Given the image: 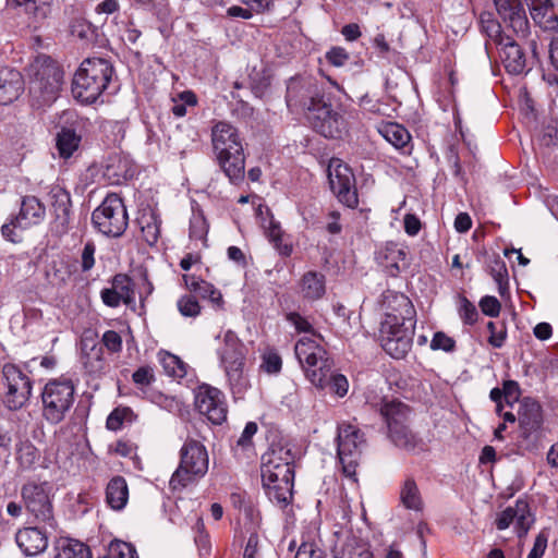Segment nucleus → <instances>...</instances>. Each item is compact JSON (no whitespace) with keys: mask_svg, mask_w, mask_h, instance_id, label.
<instances>
[{"mask_svg":"<svg viewBox=\"0 0 558 558\" xmlns=\"http://www.w3.org/2000/svg\"><path fill=\"white\" fill-rule=\"evenodd\" d=\"M16 7H21L27 14L33 15L36 20H41L49 13V5L52 0H9Z\"/></svg>","mask_w":558,"mask_h":558,"instance_id":"obj_41","label":"nucleus"},{"mask_svg":"<svg viewBox=\"0 0 558 558\" xmlns=\"http://www.w3.org/2000/svg\"><path fill=\"white\" fill-rule=\"evenodd\" d=\"M520 439L525 450H537L544 437V412L536 400L525 397L519 401Z\"/></svg>","mask_w":558,"mask_h":558,"instance_id":"obj_11","label":"nucleus"},{"mask_svg":"<svg viewBox=\"0 0 558 558\" xmlns=\"http://www.w3.org/2000/svg\"><path fill=\"white\" fill-rule=\"evenodd\" d=\"M160 363L165 369V372L175 378H183L186 375V367L184 362H182L177 355L171 353H165L160 357Z\"/></svg>","mask_w":558,"mask_h":558,"instance_id":"obj_44","label":"nucleus"},{"mask_svg":"<svg viewBox=\"0 0 558 558\" xmlns=\"http://www.w3.org/2000/svg\"><path fill=\"white\" fill-rule=\"evenodd\" d=\"M52 531L44 525L29 526L19 530L15 535L17 546L26 556H36L43 553L48 546L49 534Z\"/></svg>","mask_w":558,"mask_h":558,"instance_id":"obj_23","label":"nucleus"},{"mask_svg":"<svg viewBox=\"0 0 558 558\" xmlns=\"http://www.w3.org/2000/svg\"><path fill=\"white\" fill-rule=\"evenodd\" d=\"M480 307L485 315L497 317L500 313L501 305L495 296L486 295L481 299Z\"/></svg>","mask_w":558,"mask_h":558,"instance_id":"obj_56","label":"nucleus"},{"mask_svg":"<svg viewBox=\"0 0 558 558\" xmlns=\"http://www.w3.org/2000/svg\"><path fill=\"white\" fill-rule=\"evenodd\" d=\"M144 241L153 246L160 235V220L153 210H144L137 218Z\"/></svg>","mask_w":558,"mask_h":558,"instance_id":"obj_33","label":"nucleus"},{"mask_svg":"<svg viewBox=\"0 0 558 558\" xmlns=\"http://www.w3.org/2000/svg\"><path fill=\"white\" fill-rule=\"evenodd\" d=\"M487 329L490 333L488 338V343L494 348H501L505 343L507 331L504 325L500 326V329L497 330V326L494 322L487 323Z\"/></svg>","mask_w":558,"mask_h":558,"instance_id":"obj_53","label":"nucleus"},{"mask_svg":"<svg viewBox=\"0 0 558 558\" xmlns=\"http://www.w3.org/2000/svg\"><path fill=\"white\" fill-rule=\"evenodd\" d=\"M286 318L299 332L314 333L312 324L299 313H288Z\"/></svg>","mask_w":558,"mask_h":558,"instance_id":"obj_54","label":"nucleus"},{"mask_svg":"<svg viewBox=\"0 0 558 558\" xmlns=\"http://www.w3.org/2000/svg\"><path fill=\"white\" fill-rule=\"evenodd\" d=\"M319 97L317 86L310 80L293 77L288 82L286 101L291 110H307Z\"/></svg>","mask_w":558,"mask_h":558,"instance_id":"obj_21","label":"nucleus"},{"mask_svg":"<svg viewBox=\"0 0 558 558\" xmlns=\"http://www.w3.org/2000/svg\"><path fill=\"white\" fill-rule=\"evenodd\" d=\"M114 69L102 58H87L76 70L72 81V95L82 104H94L109 87Z\"/></svg>","mask_w":558,"mask_h":558,"instance_id":"obj_4","label":"nucleus"},{"mask_svg":"<svg viewBox=\"0 0 558 558\" xmlns=\"http://www.w3.org/2000/svg\"><path fill=\"white\" fill-rule=\"evenodd\" d=\"M533 21L545 31L558 29V15L555 12L551 1L531 8Z\"/></svg>","mask_w":558,"mask_h":558,"instance_id":"obj_34","label":"nucleus"},{"mask_svg":"<svg viewBox=\"0 0 558 558\" xmlns=\"http://www.w3.org/2000/svg\"><path fill=\"white\" fill-rule=\"evenodd\" d=\"M209 458L206 447L193 438H187L180 450V463L171 476L173 489L184 488L190 483L205 476L208 471Z\"/></svg>","mask_w":558,"mask_h":558,"instance_id":"obj_7","label":"nucleus"},{"mask_svg":"<svg viewBox=\"0 0 558 558\" xmlns=\"http://www.w3.org/2000/svg\"><path fill=\"white\" fill-rule=\"evenodd\" d=\"M295 558H323V553L313 544L303 543L296 551Z\"/></svg>","mask_w":558,"mask_h":558,"instance_id":"obj_64","label":"nucleus"},{"mask_svg":"<svg viewBox=\"0 0 558 558\" xmlns=\"http://www.w3.org/2000/svg\"><path fill=\"white\" fill-rule=\"evenodd\" d=\"M2 378L7 387L5 405L10 410L21 409L32 395V380L16 365L10 363L3 366Z\"/></svg>","mask_w":558,"mask_h":558,"instance_id":"obj_17","label":"nucleus"},{"mask_svg":"<svg viewBox=\"0 0 558 558\" xmlns=\"http://www.w3.org/2000/svg\"><path fill=\"white\" fill-rule=\"evenodd\" d=\"M383 417L389 439L399 448L409 452L423 451L424 441L410 428L411 409L397 399H383L376 404Z\"/></svg>","mask_w":558,"mask_h":558,"instance_id":"obj_5","label":"nucleus"},{"mask_svg":"<svg viewBox=\"0 0 558 558\" xmlns=\"http://www.w3.org/2000/svg\"><path fill=\"white\" fill-rule=\"evenodd\" d=\"M82 137L70 128H62L56 136V147L59 156L69 159L78 149Z\"/></svg>","mask_w":558,"mask_h":558,"instance_id":"obj_32","label":"nucleus"},{"mask_svg":"<svg viewBox=\"0 0 558 558\" xmlns=\"http://www.w3.org/2000/svg\"><path fill=\"white\" fill-rule=\"evenodd\" d=\"M260 367L268 374H278L282 367L281 356L275 351L266 352Z\"/></svg>","mask_w":558,"mask_h":558,"instance_id":"obj_50","label":"nucleus"},{"mask_svg":"<svg viewBox=\"0 0 558 558\" xmlns=\"http://www.w3.org/2000/svg\"><path fill=\"white\" fill-rule=\"evenodd\" d=\"M110 555L112 558H138L135 547L122 541L110 543Z\"/></svg>","mask_w":558,"mask_h":558,"instance_id":"obj_48","label":"nucleus"},{"mask_svg":"<svg viewBox=\"0 0 558 558\" xmlns=\"http://www.w3.org/2000/svg\"><path fill=\"white\" fill-rule=\"evenodd\" d=\"M196 294L202 299H208L211 302V304L217 308H220L223 304L221 292L218 289H216L214 284L205 280Z\"/></svg>","mask_w":558,"mask_h":558,"instance_id":"obj_47","label":"nucleus"},{"mask_svg":"<svg viewBox=\"0 0 558 558\" xmlns=\"http://www.w3.org/2000/svg\"><path fill=\"white\" fill-rule=\"evenodd\" d=\"M215 159L231 183L244 179L245 155L238 129L227 121H217L210 130Z\"/></svg>","mask_w":558,"mask_h":558,"instance_id":"obj_2","label":"nucleus"},{"mask_svg":"<svg viewBox=\"0 0 558 558\" xmlns=\"http://www.w3.org/2000/svg\"><path fill=\"white\" fill-rule=\"evenodd\" d=\"M383 134L385 138L396 148H405L411 141L409 131L398 123H388L384 126Z\"/></svg>","mask_w":558,"mask_h":558,"instance_id":"obj_38","label":"nucleus"},{"mask_svg":"<svg viewBox=\"0 0 558 558\" xmlns=\"http://www.w3.org/2000/svg\"><path fill=\"white\" fill-rule=\"evenodd\" d=\"M129 499V488L124 477L114 476L106 487V501L113 510H121Z\"/></svg>","mask_w":558,"mask_h":558,"instance_id":"obj_31","label":"nucleus"},{"mask_svg":"<svg viewBox=\"0 0 558 558\" xmlns=\"http://www.w3.org/2000/svg\"><path fill=\"white\" fill-rule=\"evenodd\" d=\"M29 98L35 108L52 105L63 84V70L52 58L38 56L29 65Z\"/></svg>","mask_w":558,"mask_h":558,"instance_id":"obj_3","label":"nucleus"},{"mask_svg":"<svg viewBox=\"0 0 558 558\" xmlns=\"http://www.w3.org/2000/svg\"><path fill=\"white\" fill-rule=\"evenodd\" d=\"M50 197L56 218L61 220L62 225H64L68 221L70 215V194L65 190L57 186L51 190Z\"/></svg>","mask_w":558,"mask_h":558,"instance_id":"obj_36","label":"nucleus"},{"mask_svg":"<svg viewBox=\"0 0 558 558\" xmlns=\"http://www.w3.org/2000/svg\"><path fill=\"white\" fill-rule=\"evenodd\" d=\"M111 288H113V290L119 293V295L123 299L124 304L130 305L135 302L133 283L128 275H116L112 279Z\"/></svg>","mask_w":558,"mask_h":558,"instance_id":"obj_43","label":"nucleus"},{"mask_svg":"<svg viewBox=\"0 0 558 558\" xmlns=\"http://www.w3.org/2000/svg\"><path fill=\"white\" fill-rule=\"evenodd\" d=\"M502 392L505 401L509 405H512L513 402L519 401L521 390L519 384L515 380L509 379L504 381Z\"/></svg>","mask_w":558,"mask_h":558,"instance_id":"obj_57","label":"nucleus"},{"mask_svg":"<svg viewBox=\"0 0 558 558\" xmlns=\"http://www.w3.org/2000/svg\"><path fill=\"white\" fill-rule=\"evenodd\" d=\"M547 534L539 532L535 537L533 547L526 558H542L547 547Z\"/></svg>","mask_w":558,"mask_h":558,"instance_id":"obj_61","label":"nucleus"},{"mask_svg":"<svg viewBox=\"0 0 558 558\" xmlns=\"http://www.w3.org/2000/svg\"><path fill=\"white\" fill-rule=\"evenodd\" d=\"M102 342L111 352H119L122 349L121 336L114 330H107L102 336Z\"/></svg>","mask_w":558,"mask_h":558,"instance_id":"obj_62","label":"nucleus"},{"mask_svg":"<svg viewBox=\"0 0 558 558\" xmlns=\"http://www.w3.org/2000/svg\"><path fill=\"white\" fill-rule=\"evenodd\" d=\"M92 221L104 235L120 238L129 226V216L123 199L116 193L108 194L93 211Z\"/></svg>","mask_w":558,"mask_h":558,"instance_id":"obj_10","label":"nucleus"},{"mask_svg":"<svg viewBox=\"0 0 558 558\" xmlns=\"http://www.w3.org/2000/svg\"><path fill=\"white\" fill-rule=\"evenodd\" d=\"M260 476L270 501L281 506L290 502L294 484V465H278L275 469L262 465Z\"/></svg>","mask_w":558,"mask_h":558,"instance_id":"obj_13","label":"nucleus"},{"mask_svg":"<svg viewBox=\"0 0 558 558\" xmlns=\"http://www.w3.org/2000/svg\"><path fill=\"white\" fill-rule=\"evenodd\" d=\"M195 408L199 414L213 424L219 425L227 418V404L223 393L209 385H202L195 390Z\"/></svg>","mask_w":558,"mask_h":558,"instance_id":"obj_18","label":"nucleus"},{"mask_svg":"<svg viewBox=\"0 0 558 558\" xmlns=\"http://www.w3.org/2000/svg\"><path fill=\"white\" fill-rule=\"evenodd\" d=\"M454 347L456 341L441 331L436 332L430 341V348L433 350L451 352L454 350Z\"/></svg>","mask_w":558,"mask_h":558,"instance_id":"obj_52","label":"nucleus"},{"mask_svg":"<svg viewBox=\"0 0 558 558\" xmlns=\"http://www.w3.org/2000/svg\"><path fill=\"white\" fill-rule=\"evenodd\" d=\"M383 307L380 344L393 359H403L412 348L416 311L405 294L391 290L384 293Z\"/></svg>","mask_w":558,"mask_h":558,"instance_id":"obj_1","label":"nucleus"},{"mask_svg":"<svg viewBox=\"0 0 558 558\" xmlns=\"http://www.w3.org/2000/svg\"><path fill=\"white\" fill-rule=\"evenodd\" d=\"M246 348L238 336L228 330L218 350L220 366L223 368L229 386L234 395L244 392L250 387V380L245 373Z\"/></svg>","mask_w":558,"mask_h":558,"instance_id":"obj_6","label":"nucleus"},{"mask_svg":"<svg viewBox=\"0 0 558 558\" xmlns=\"http://www.w3.org/2000/svg\"><path fill=\"white\" fill-rule=\"evenodd\" d=\"M378 260L391 277H397L408 266L405 248L393 242H388L381 248Z\"/></svg>","mask_w":558,"mask_h":558,"instance_id":"obj_28","label":"nucleus"},{"mask_svg":"<svg viewBox=\"0 0 558 558\" xmlns=\"http://www.w3.org/2000/svg\"><path fill=\"white\" fill-rule=\"evenodd\" d=\"M24 90L22 74L12 68L0 65V105L15 101Z\"/></svg>","mask_w":558,"mask_h":558,"instance_id":"obj_25","label":"nucleus"},{"mask_svg":"<svg viewBox=\"0 0 558 558\" xmlns=\"http://www.w3.org/2000/svg\"><path fill=\"white\" fill-rule=\"evenodd\" d=\"M294 351L300 364L304 369L305 375L308 374L310 364H315L313 368L317 369L322 365L319 363V359L327 360L330 357L327 351L322 345H319L313 339L306 336L302 337L295 343Z\"/></svg>","mask_w":558,"mask_h":558,"instance_id":"obj_26","label":"nucleus"},{"mask_svg":"<svg viewBox=\"0 0 558 558\" xmlns=\"http://www.w3.org/2000/svg\"><path fill=\"white\" fill-rule=\"evenodd\" d=\"M489 274L497 283L498 292L505 296L509 291V275L506 263L499 257L495 256L488 265Z\"/></svg>","mask_w":558,"mask_h":558,"instance_id":"obj_37","label":"nucleus"},{"mask_svg":"<svg viewBox=\"0 0 558 558\" xmlns=\"http://www.w3.org/2000/svg\"><path fill=\"white\" fill-rule=\"evenodd\" d=\"M331 191L338 201L349 208L359 204L355 177L352 169L339 158H331L328 166Z\"/></svg>","mask_w":558,"mask_h":558,"instance_id":"obj_15","label":"nucleus"},{"mask_svg":"<svg viewBox=\"0 0 558 558\" xmlns=\"http://www.w3.org/2000/svg\"><path fill=\"white\" fill-rule=\"evenodd\" d=\"M306 119L317 133L328 138L340 137L345 126L343 117L333 111L322 96L308 107Z\"/></svg>","mask_w":558,"mask_h":558,"instance_id":"obj_16","label":"nucleus"},{"mask_svg":"<svg viewBox=\"0 0 558 558\" xmlns=\"http://www.w3.org/2000/svg\"><path fill=\"white\" fill-rule=\"evenodd\" d=\"M364 434L357 426L351 423H342L338 426L337 453L342 465L343 474L356 482V468L365 446Z\"/></svg>","mask_w":558,"mask_h":558,"instance_id":"obj_12","label":"nucleus"},{"mask_svg":"<svg viewBox=\"0 0 558 558\" xmlns=\"http://www.w3.org/2000/svg\"><path fill=\"white\" fill-rule=\"evenodd\" d=\"M326 292L325 276L318 271H307L300 280V293L303 299L316 301L324 296Z\"/></svg>","mask_w":558,"mask_h":558,"instance_id":"obj_30","label":"nucleus"},{"mask_svg":"<svg viewBox=\"0 0 558 558\" xmlns=\"http://www.w3.org/2000/svg\"><path fill=\"white\" fill-rule=\"evenodd\" d=\"M56 550L54 558H92L89 547L76 539H61Z\"/></svg>","mask_w":558,"mask_h":558,"instance_id":"obj_35","label":"nucleus"},{"mask_svg":"<svg viewBox=\"0 0 558 558\" xmlns=\"http://www.w3.org/2000/svg\"><path fill=\"white\" fill-rule=\"evenodd\" d=\"M132 379L137 386L146 387L155 380L154 371L150 366H142L133 373Z\"/></svg>","mask_w":558,"mask_h":558,"instance_id":"obj_55","label":"nucleus"},{"mask_svg":"<svg viewBox=\"0 0 558 558\" xmlns=\"http://www.w3.org/2000/svg\"><path fill=\"white\" fill-rule=\"evenodd\" d=\"M322 364L319 368H312L315 364H310L308 374L306 378L319 389H328L331 393L339 398L344 397L349 390V381L342 374L332 371L333 361L331 357L327 360H320Z\"/></svg>","mask_w":558,"mask_h":558,"instance_id":"obj_19","label":"nucleus"},{"mask_svg":"<svg viewBox=\"0 0 558 558\" xmlns=\"http://www.w3.org/2000/svg\"><path fill=\"white\" fill-rule=\"evenodd\" d=\"M499 16L518 36L529 32V21L520 0H494Z\"/></svg>","mask_w":558,"mask_h":558,"instance_id":"obj_22","label":"nucleus"},{"mask_svg":"<svg viewBox=\"0 0 558 558\" xmlns=\"http://www.w3.org/2000/svg\"><path fill=\"white\" fill-rule=\"evenodd\" d=\"M45 216V205L35 196H25L22 198L20 213L1 227V233L5 240L17 243L21 235L16 229L25 230L37 226L44 221Z\"/></svg>","mask_w":558,"mask_h":558,"instance_id":"obj_14","label":"nucleus"},{"mask_svg":"<svg viewBox=\"0 0 558 558\" xmlns=\"http://www.w3.org/2000/svg\"><path fill=\"white\" fill-rule=\"evenodd\" d=\"M512 523L515 524V533L520 538L524 537L533 525L534 517L525 499L519 498L514 506L507 507L496 519V526L500 531L508 529Z\"/></svg>","mask_w":558,"mask_h":558,"instance_id":"obj_20","label":"nucleus"},{"mask_svg":"<svg viewBox=\"0 0 558 558\" xmlns=\"http://www.w3.org/2000/svg\"><path fill=\"white\" fill-rule=\"evenodd\" d=\"M177 306L180 314L185 317H196L201 313V306L193 295L181 296Z\"/></svg>","mask_w":558,"mask_h":558,"instance_id":"obj_46","label":"nucleus"},{"mask_svg":"<svg viewBox=\"0 0 558 558\" xmlns=\"http://www.w3.org/2000/svg\"><path fill=\"white\" fill-rule=\"evenodd\" d=\"M208 225L202 214H194L190 220V239L199 240L207 246Z\"/></svg>","mask_w":558,"mask_h":558,"instance_id":"obj_45","label":"nucleus"},{"mask_svg":"<svg viewBox=\"0 0 558 558\" xmlns=\"http://www.w3.org/2000/svg\"><path fill=\"white\" fill-rule=\"evenodd\" d=\"M75 400V387L71 379L59 377L49 380L41 391L43 417L51 425L61 423Z\"/></svg>","mask_w":558,"mask_h":558,"instance_id":"obj_8","label":"nucleus"},{"mask_svg":"<svg viewBox=\"0 0 558 558\" xmlns=\"http://www.w3.org/2000/svg\"><path fill=\"white\" fill-rule=\"evenodd\" d=\"M480 26L482 33H484L496 45L500 44L504 38L509 36L502 33L501 25L493 17L492 13L484 12L481 14Z\"/></svg>","mask_w":558,"mask_h":558,"instance_id":"obj_40","label":"nucleus"},{"mask_svg":"<svg viewBox=\"0 0 558 558\" xmlns=\"http://www.w3.org/2000/svg\"><path fill=\"white\" fill-rule=\"evenodd\" d=\"M257 432V424L255 422L246 423L241 436L239 437L236 445L243 449L252 445V438Z\"/></svg>","mask_w":558,"mask_h":558,"instance_id":"obj_63","label":"nucleus"},{"mask_svg":"<svg viewBox=\"0 0 558 558\" xmlns=\"http://www.w3.org/2000/svg\"><path fill=\"white\" fill-rule=\"evenodd\" d=\"M497 46L500 47V58L506 70L511 74L522 73L526 65V59L519 44L508 36Z\"/></svg>","mask_w":558,"mask_h":558,"instance_id":"obj_27","label":"nucleus"},{"mask_svg":"<svg viewBox=\"0 0 558 558\" xmlns=\"http://www.w3.org/2000/svg\"><path fill=\"white\" fill-rule=\"evenodd\" d=\"M13 424L3 417H0V448L9 450L12 444Z\"/></svg>","mask_w":558,"mask_h":558,"instance_id":"obj_58","label":"nucleus"},{"mask_svg":"<svg viewBox=\"0 0 558 558\" xmlns=\"http://www.w3.org/2000/svg\"><path fill=\"white\" fill-rule=\"evenodd\" d=\"M95 252H96V246L93 242L89 241L84 245L82 256H81V258H82L81 268L83 271H88L94 267Z\"/></svg>","mask_w":558,"mask_h":558,"instance_id":"obj_59","label":"nucleus"},{"mask_svg":"<svg viewBox=\"0 0 558 558\" xmlns=\"http://www.w3.org/2000/svg\"><path fill=\"white\" fill-rule=\"evenodd\" d=\"M21 496L27 512L38 524L56 531L58 523L54 518L51 486L49 483L27 482L21 488Z\"/></svg>","mask_w":558,"mask_h":558,"instance_id":"obj_9","label":"nucleus"},{"mask_svg":"<svg viewBox=\"0 0 558 558\" xmlns=\"http://www.w3.org/2000/svg\"><path fill=\"white\" fill-rule=\"evenodd\" d=\"M326 59L335 66H342L349 60V54L344 48L333 47L326 53Z\"/></svg>","mask_w":558,"mask_h":558,"instance_id":"obj_60","label":"nucleus"},{"mask_svg":"<svg viewBox=\"0 0 558 558\" xmlns=\"http://www.w3.org/2000/svg\"><path fill=\"white\" fill-rule=\"evenodd\" d=\"M136 169L132 160L121 154L110 155L104 167V178L109 184L120 185L135 175Z\"/></svg>","mask_w":558,"mask_h":558,"instance_id":"obj_24","label":"nucleus"},{"mask_svg":"<svg viewBox=\"0 0 558 558\" xmlns=\"http://www.w3.org/2000/svg\"><path fill=\"white\" fill-rule=\"evenodd\" d=\"M400 499L403 506L411 510L422 509V498L418 487L413 478H407L400 492Z\"/></svg>","mask_w":558,"mask_h":558,"instance_id":"obj_39","label":"nucleus"},{"mask_svg":"<svg viewBox=\"0 0 558 558\" xmlns=\"http://www.w3.org/2000/svg\"><path fill=\"white\" fill-rule=\"evenodd\" d=\"M132 411L129 408H117L107 417L106 426L109 430H119L128 415Z\"/></svg>","mask_w":558,"mask_h":558,"instance_id":"obj_49","label":"nucleus"},{"mask_svg":"<svg viewBox=\"0 0 558 558\" xmlns=\"http://www.w3.org/2000/svg\"><path fill=\"white\" fill-rule=\"evenodd\" d=\"M459 315L464 324L473 325L478 317V312L473 303L466 298L461 299Z\"/></svg>","mask_w":558,"mask_h":558,"instance_id":"obj_51","label":"nucleus"},{"mask_svg":"<svg viewBox=\"0 0 558 558\" xmlns=\"http://www.w3.org/2000/svg\"><path fill=\"white\" fill-rule=\"evenodd\" d=\"M295 453L288 441L272 442L269 449L262 456V465L275 469L278 465H294Z\"/></svg>","mask_w":558,"mask_h":558,"instance_id":"obj_29","label":"nucleus"},{"mask_svg":"<svg viewBox=\"0 0 558 558\" xmlns=\"http://www.w3.org/2000/svg\"><path fill=\"white\" fill-rule=\"evenodd\" d=\"M39 458L37 448L29 441L21 442L16 449V460L24 470L32 469Z\"/></svg>","mask_w":558,"mask_h":558,"instance_id":"obj_42","label":"nucleus"}]
</instances>
